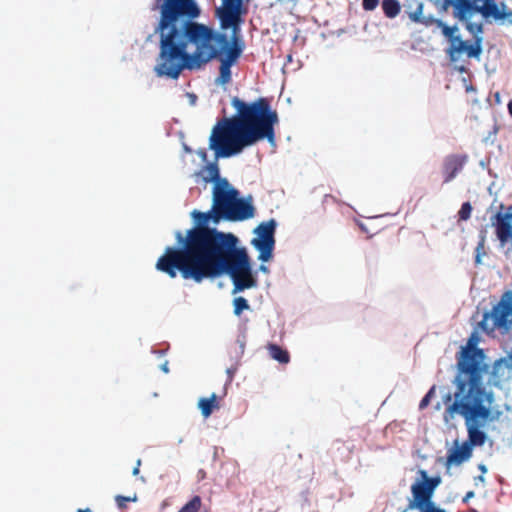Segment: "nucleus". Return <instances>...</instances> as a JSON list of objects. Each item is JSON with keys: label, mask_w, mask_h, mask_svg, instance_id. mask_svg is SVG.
Here are the masks:
<instances>
[{"label": "nucleus", "mask_w": 512, "mask_h": 512, "mask_svg": "<svg viewBox=\"0 0 512 512\" xmlns=\"http://www.w3.org/2000/svg\"><path fill=\"white\" fill-rule=\"evenodd\" d=\"M160 36V52L155 66L158 76L177 79L185 69H198L212 59L220 61L217 85L231 82V67L240 58L244 45L237 37L230 43L224 33L182 18L165 28H155Z\"/></svg>", "instance_id": "1"}, {"label": "nucleus", "mask_w": 512, "mask_h": 512, "mask_svg": "<svg viewBox=\"0 0 512 512\" xmlns=\"http://www.w3.org/2000/svg\"><path fill=\"white\" fill-rule=\"evenodd\" d=\"M176 243L168 246L158 258L156 269L176 278L178 273L185 280L201 283L214 265L229 252L237 236L223 232L217 226H191L183 236L175 232Z\"/></svg>", "instance_id": "2"}, {"label": "nucleus", "mask_w": 512, "mask_h": 512, "mask_svg": "<svg viewBox=\"0 0 512 512\" xmlns=\"http://www.w3.org/2000/svg\"><path fill=\"white\" fill-rule=\"evenodd\" d=\"M231 105L236 113L220 119L209 138V148L215 151L216 158L237 155L263 140L275 143V125L279 118L267 98L260 97L247 103L233 97Z\"/></svg>", "instance_id": "3"}, {"label": "nucleus", "mask_w": 512, "mask_h": 512, "mask_svg": "<svg viewBox=\"0 0 512 512\" xmlns=\"http://www.w3.org/2000/svg\"><path fill=\"white\" fill-rule=\"evenodd\" d=\"M257 209L252 196L243 197L229 181H224L212 188V205L210 210L192 212L194 224H219L221 221L244 222L253 219Z\"/></svg>", "instance_id": "4"}, {"label": "nucleus", "mask_w": 512, "mask_h": 512, "mask_svg": "<svg viewBox=\"0 0 512 512\" xmlns=\"http://www.w3.org/2000/svg\"><path fill=\"white\" fill-rule=\"evenodd\" d=\"M461 401L460 410L467 413L478 420L491 430H495V426H490V423L497 421L502 411L498 406H493L495 403V393L492 389L486 388L484 377L477 380L476 386H473L464 396Z\"/></svg>", "instance_id": "5"}, {"label": "nucleus", "mask_w": 512, "mask_h": 512, "mask_svg": "<svg viewBox=\"0 0 512 512\" xmlns=\"http://www.w3.org/2000/svg\"><path fill=\"white\" fill-rule=\"evenodd\" d=\"M222 276L229 278L258 277L247 248L240 246L238 237L232 243L229 252H225L220 261L210 270L207 279L213 280Z\"/></svg>", "instance_id": "6"}, {"label": "nucleus", "mask_w": 512, "mask_h": 512, "mask_svg": "<svg viewBox=\"0 0 512 512\" xmlns=\"http://www.w3.org/2000/svg\"><path fill=\"white\" fill-rule=\"evenodd\" d=\"M479 331L483 332L477 325L468 337L466 344L460 346L455 355V369L477 378L485 377L490 368L485 350L478 346L481 341Z\"/></svg>", "instance_id": "7"}, {"label": "nucleus", "mask_w": 512, "mask_h": 512, "mask_svg": "<svg viewBox=\"0 0 512 512\" xmlns=\"http://www.w3.org/2000/svg\"><path fill=\"white\" fill-rule=\"evenodd\" d=\"M417 474L418 477L410 488L412 498L408 499V505L405 511L448 512L433 501L434 493L442 482L441 476H429L428 472L424 469H419Z\"/></svg>", "instance_id": "8"}, {"label": "nucleus", "mask_w": 512, "mask_h": 512, "mask_svg": "<svg viewBox=\"0 0 512 512\" xmlns=\"http://www.w3.org/2000/svg\"><path fill=\"white\" fill-rule=\"evenodd\" d=\"M483 333L490 335L498 330L506 335L512 329V290L505 291L491 310H484L482 320L478 322Z\"/></svg>", "instance_id": "9"}, {"label": "nucleus", "mask_w": 512, "mask_h": 512, "mask_svg": "<svg viewBox=\"0 0 512 512\" xmlns=\"http://www.w3.org/2000/svg\"><path fill=\"white\" fill-rule=\"evenodd\" d=\"M456 373L451 381L455 387V391L452 394L447 392L442 396V403L446 406L443 413V421L448 424L456 415L463 417V411L461 408V401L464 399L465 394L469 392L473 386H476L479 378L468 374L462 370L455 369Z\"/></svg>", "instance_id": "10"}, {"label": "nucleus", "mask_w": 512, "mask_h": 512, "mask_svg": "<svg viewBox=\"0 0 512 512\" xmlns=\"http://www.w3.org/2000/svg\"><path fill=\"white\" fill-rule=\"evenodd\" d=\"M448 7V5H446ZM449 6L454 9V16L461 21L466 23V28L469 32L474 35L483 32L482 23L470 22V19L476 14L480 13L483 18L489 19L490 15L495 13L493 6L481 5L479 0H453L449 3Z\"/></svg>", "instance_id": "11"}, {"label": "nucleus", "mask_w": 512, "mask_h": 512, "mask_svg": "<svg viewBox=\"0 0 512 512\" xmlns=\"http://www.w3.org/2000/svg\"><path fill=\"white\" fill-rule=\"evenodd\" d=\"M200 10L194 0H164L161 5L160 21L156 28H165L182 18L194 19Z\"/></svg>", "instance_id": "12"}, {"label": "nucleus", "mask_w": 512, "mask_h": 512, "mask_svg": "<svg viewBox=\"0 0 512 512\" xmlns=\"http://www.w3.org/2000/svg\"><path fill=\"white\" fill-rule=\"evenodd\" d=\"M277 227L254 226L252 230L250 244L258 252L257 259L262 263L270 262L274 257Z\"/></svg>", "instance_id": "13"}, {"label": "nucleus", "mask_w": 512, "mask_h": 512, "mask_svg": "<svg viewBox=\"0 0 512 512\" xmlns=\"http://www.w3.org/2000/svg\"><path fill=\"white\" fill-rule=\"evenodd\" d=\"M465 421L467 430V440L465 442L474 449L475 447H482L488 440V434L484 430L486 427L478 420H475L471 414L463 413L462 417Z\"/></svg>", "instance_id": "14"}, {"label": "nucleus", "mask_w": 512, "mask_h": 512, "mask_svg": "<svg viewBox=\"0 0 512 512\" xmlns=\"http://www.w3.org/2000/svg\"><path fill=\"white\" fill-rule=\"evenodd\" d=\"M472 455L473 449L465 441L459 443L456 439L453 446L447 451L445 466L447 470H449L451 466H459L467 462Z\"/></svg>", "instance_id": "15"}, {"label": "nucleus", "mask_w": 512, "mask_h": 512, "mask_svg": "<svg viewBox=\"0 0 512 512\" xmlns=\"http://www.w3.org/2000/svg\"><path fill=\"white\" fill-rule=\"evenodd\" d=\"M468 160V156L464 154H451L444 158L442 164V173L444 175V183L452 181L457 174L463 169Z\"/></svg>", "instance_id": "16"}, {"label": "nucleus", "mask_w": 512, "mask_h": 512, "mask_svg": "<svg viewBox=\"0 0 512 512\" xmlns=\"http://www.w3.org/2000/svg\"><path fill=\"white\" fill-rule=\"evenodd\" d=\"M481 52V38H476L472 44L463 40L459 46H449L446 50L451 61H456L462 54H466L469 58H478Z\"/></svg>", "instance_id": "17"}, {"label": "nucleus", "mask_w": 512, "mask_h": 512, "mask_svg": "<svg viewBox=\"0 0 512 512\" xmlns=\"http://www.w3.org/2000/svg\"><path fill=\"white\" fill-rule=\"evenodd\" d=\"M218 17L220 19L221 27L223 29L232 28L233 30V36L237 37L239 40L238 32H239V23L241 21L240 19V10L224 6L217 10ZM233 40L231 41V43Z\"/></svg>", "instance_id": "18"}, {"label": "nucleus", "mask_w": 512, "mask_h": 512, "mask_svg": "<svg viewBox=\"0 0 512 512\" xmlns=\"http://www.w3.org/2000/svg\"><path fill=\"white\" fill-rule=\"evenodd\" d=\"M196 182L201 180L204 184L213 183V187H216L218 184L228 181L227 178L220 176V170L217 162L207 163L202 166L200 170L196 171L193 174Z\"/></svg>", "instance_id": "19"}, {"label": "nucleus", "mask_w": 512, "mask_h": 512, "mask_svg": "<svg viewBox=\"0 0 512 512\" xmlns=\"http://www.w3.org/2000/svg\"><path fill=\"white\" fill-rule=\"evenodd\" d=\"M481 5H485L486 3L488 5L493 6L495 13L493 15H490V18H492L495 21H508L509 23H512V10L504 3L501 2L500 4H497L495 0H479Z\"/></svg>", "instance_id": "20"}, {"label": "nucleus", "mask_w": 512, "mask_h": 512, "mask_svg": "<svg viewBox=\"0 0 512 512\" xmlns=\"http://www.w3.org/2000/svg\"><path fill=\"white\" fill-rule=\"evenodd\" d=\"M197 407L201 412V415L207 419L213 412L219 409V398L216 393H212L210 397H201L198 400Z\"/></svg>", "instance_id": "21"}, {"label": "nucleus", "mask_w": 512, "mask_h": 512, "mask_svg": "<svg viewBox=\"0 0 512 512\" xmlns=\"http://www.w3.org/2000/svg\"><path fill=\"white\" fill-rule=\"evenodd\" d=\"M266 348L270 358L277 361L279 364L286 365L290 362V353L286 348L274 342H269Z\"/></svg>", "instance_id": "22"}, {"label": "nucleus", "mask_w": 512, "mask_h": 512, "mask_svg": "<svg viewBox=\"0 0 512 512\" xmlns=\"http://www.w3.org/2000/svg\"><path fill=\"white\" fill-rule=\"evenodd\" d=\"M495 234L497 239L500 242V245L504 247L507 243H511V245L505 251V255L507 258H511L512 260V226H494Z\"/></svg>", "instance_id": "23"}, {"label": "nucleus", "mask_w": 512, "mask_h": 512, "mask_svg": "<svg viewBox=\"0 0 512 512\" xmlns=\"http://www.w3.org/2000/svg\"><path fill=\"white\" fill-rule=\"evenodd\" d=\"M233 289L232 294H238L242 293L247 289H252L257 287L258 285V277H251V278H230Z\"/></svg>", "instance_id": "24"}, {"label": "nucleus", "mask_w": 512, "mask_h": 512, "mask_svg": "<svg viewBox=\"0 0 512 512\" xmlns=\"http://www.w3.org/2000/svg\"><path fill=\"white\" fill-rule=\"evenodd\" d=\"M501 367L502 366L498 360H495V362L493 363L492 366L490 365L489 371L487 373V374H489V378H488V381L485 382L486 388H488V386L489 387L494 386L496 388L502 387V383L500 380V374H499Z\"/></svg>", "instance_id": "25"}, {"label": "nucleus", "mask_w": 512, "mask_h": 512, "mask_svg": "<svg viewBox=\"0 0 512 512\" xmlns=\"http://www.w3.org/2000/svg\"><path fill=\"white\" fill-rule=\"evenodd\" d=\"M456 32H458V28L456 26L444 25L442 27V33L447 38L449 46H459L463 41L459 35H456Z\"/></svg>", "instance_id": "26"}, {"label": "nucleus", "mask_w": 512, "mask_h": 512, "mask_svg": "<svg viewBox=\"0 0 512 512\" xmlns=\"http://www.w3.org/2000/svg\"><path fill=\"white\" fill-rule=\"evenodd\" d=\"M496 224H510L512 221V205L501 204L495 215Z\"/></svg>", "instance_id": "27"}, {"label": "nucleus", "mask_w": 512, "mask_h": 512, "mask_svg": "<svg viewBox=\"0 0 512 512\" xmlns=\"http://www.w3.org/2000/svg\"><path fill=\"white\" fill-rule=\"evenodd\" d=\"M382 9L386 17L394 18L400 12V5L397 0H383Z\"/></svg>", "instance_id": "28"}, {"label": "nucleus", "mask_w": 512, "mask_h": 512, "mask_svg": "<svg viewBox=\"0 0 512 512\" xmlns=\"http://www.w3.org/2000/svg\"><path fill=\"white\" fill-rule=\"evenodd\" d=\"M202 505V499L199 495H194L186 502L178 512H199Z\"/></svg>", "instance_id": "29"}, {"label": "nucleus", "mask_w": 512, "mask_h": 512, "mask_svg": "<svg viewBox=\"0 0 512 512\" xmlns=\"http://www.w3.org/2000/svg\"><path fill=\"white\" fill-rule=\"evenodd\" d=\"M486 239V231L484 229L480 230L479 233V241L475 248V264L479 265L482 263V257L485 255L484 244Z\"/></svg>", "instance_id": "30"}, {"label": "nucleus", "mask_w": 512, "mask_h": 512, "mask_svg": "<svg viewBox=\"0 0 512 512\" xmlns=\"http://www.w3.org/2000/svg\"><path fill=\"white\" fill-rule=\"evenodd\" d=\"M233 313L236 316H240L245 310L250 309L248 300L243 296L234 297L233 301Z\"/></svg>", "instance_id": "31"}, {"label": "nucleus", "mask_w": 512, "mask_h": 512, "mask_svg": "<svg viewBox=\"0 0 512 512\" xmlns=\"http://www.w3.org/2000/svg\"><path fill=\"white\" fill-rule=\"evenodd\" d=\"M138 500L137 494L135 493L133 496H124V495H116L115 496V502L117 505V508L119 510H124L127 508L128 502H136Z\"/></svg>", "instance_id": "32"}, {"label": "nucleus", "mask_w": 512, "mask_h": 512, "mask_svg": "<svg viewBox=\"0 0 512 512\" xmlns=\"http://www.w3.org/2000/svg\"><path fill=\"white\" fill-rule=\"evenodd\" d=\"M436 393V385H432L428 391L425 393V395L422 397L419 403V410H424L427 408L431 402V400L434 398Z\"/></svg>", "instance_id": "33"}, {"label": "nucleus", "mask_w": 512, "mask_h": 512, "mask_svg": "<svg viewBox=\"0 0 512 512\" xmlns=\"http://www.w3.org/2000/svg\"><path fill=\"white\" fill-rule=\"evenodd\" d=\"M472 206L470 202H464L458 211V221H467L472 213Z\"/></svg>", "instance_id": "34"}, {"label": "nucleus", "mask_w": 512, "mask_h": 512, "mask_svg": "<svg viewBox=\"0 0 512 512\" xmlns=\"http://www.w3.org/2000/svg\"><path fill=\"white\" fill-rule=\"evenodd\" d=\"M236 343L239 345V350L235 352V355H231L232 358H234L237 361H240L244 354L245 346H246V336L245 334L239 335Z\"/></svg>", "instance_id": "35"}, {"label": "nucleus", "mask_w": 512, "mask_h": 512, "mask_svg": "<svg viewBox=\"0 0 512 512\" xmlns=\"http://www.w3.org/2000/svg\"><path fill=\"white\" fill-rule=\"evenodd\" d=\"M409 18L415 23H425L422 3H418L416 9L409 13Z\"/></svg>", "instance_id": "36"}, {"label": "nucleus", "mask_w": 512, "mask_h": 512, "mask_svg": "<svg viewBox=\"0 0 512 512\" xmlns=\"http://www.w3.org/2000/svg\"><path fill=\"white\" fill-rule=\"evenodd\" d=\"M169 343L164 342L160 345H154L151 348V353L157 357L165 356L169 350Z\"/></svg>", "instance_id": "37"}, {"label": "nucleus", "mask_w": 512, "mask_h": 512, "mask_svg": "<svg viewBox=\"0 0 512 512\" xmlns=\"http://www.w3.org/2000/svg\"><path fill=\"white\" fill-rule=\"evenodd\" d=\"M372 227L373 226H358V234L364 236L366 239H370L380 232V230H374Z\"/></svg>", "instance_id": "38"}, {"label": "nucleus", "mask_w": 512, "mask_h": 512, "mask_svg": "<svg viewBox=\"0 0 512 512\" xmlns=\"http://www.w3.org/2000/svg\"><path fill=\"white\" fill-rule=\"evenodd\" d=\"M501 366L508 370H512V351L508 352L506 356L497 359Z\"/></svg>", "instance_id": "39"}, {"label": "nucleus", "mask_w": 512, "mask_h": 512, "mask_svg": "<svg viewBox=\"0 0 512 512\" xmlns=\"http://www.w3.org/2000/svg\"><path fill=\"white\" fill-rule=\"evenodd\" d=\"M379 4V0H362L363 9L366 11L374 10Z\"/></svg>", "instance_id": "40"}, {"label": "nucleus", "mask_w": 512, "mask_h": 512, "mask_svg": "<svg viewBox=\"0 0 512 512\" xmlns=\"http://www.w3.org/2000/svg\"><path fill=\"white\" fill-rule=\"evenodd\" d=\"M223 5L235 9H241L242 0H223Z\"/></svg>", "instance_id": "41"}, {"label": "nucleus", "mask_w": 512, "mask_h": 512, "mask_svg": "<svg viewBox=\"0 0 512 512\" xmlns=\"http://www.w3.org/2000/svg\"><path fill=\"white\" fill-rule=\"evenodd\" d=\"M238 362H239V361H237V360H236V365L231 366V367H229V368H227V369H226V373H227V377H228V381H229V382H231V381L233 380V378H234V376H235V374H236V372H237V369H238V367H237Z\"/></svg>", "instance_id": "42"}, {"label": "nucleus", "mask_w": 512, "mask_h": 512, "mask_svg": "<svg viewBox=\"0 0 512 512\" xmlns=\"http://www.w3.org/2000/svg\"><path fill=\"white\" fill-rule=\"evenodd\" d=\"M474 496H475L474 491H472V490H471V491H468V492L465 494V496L463 497L462 502H463L464 504H467V503L469 502V500H470V499H472Z\"/></svg>", "instance_id": "43"}, {"label": "nucleus", "mask_w": 512, "mask_h": 512, "mask_svg": "<svg viewBox=\"0 0 512 512\" xmlns=\"http://www.w3.org/2000/svg\"><path fill=\"white\" fill-rule=\"evenodd\" d=\"M258 272H262L264 274H268L270 272V269L268 266L265 265V263H262L259 265L258 269L256 270Z\"/></svg>", "instance_id": "44"}, {"label": "nucleus", "mask_w": 512, "mask_h": 512, "mask_svg": "<svg viewBox=\"0 0 512 512\" xmlns=\"http://www.w3.org/2000/svg\"><path fill=\"white\" fill-rule=\"evenodd\" d=\"M159 369L165 374L169 373V362L165 360L160 366Z\"/></svg>", "instance_id": "45"}, {"label": "nucleus", "mask_w": 512, "mask_h": 512, "mask_svg": "<svg viewBox=\"0 0 512 512\" xmlns=\"http://www.w3.org/2000/svg\"><path fill=\"white\" fill-rule=\"evenodd\" d=\"M197 154L201 157L203 161L207 160V152L205 149H201L197 152Z\"/></svg>", "instance_id": "46"}, {"label": "nucleus", "mask_w": 512, "mask_h": 512, "mask_svg": "<svg viewBox=\"0 0 512 512\" xmlns=\"http://www.w3.org/2000/svg\"><path fill=\"white\" fill-rule=\"evenodd\" d=\"M478 469L481 471V474H483V475H484L485 473H487V470H488V469H487V467H486V465H485V464H483V463H480V464L478 465Z\"/></svg>", "instance_id": "47"}, {"label": "nucleus", "mask_w": 512, "mask_h": 512, "mask_svg": "<svg viewBox=\"0 0 512 512\" xmlns=\"http://www.w3.org/2000/svg\"><path fill=\"white\" fill-rule=\"evenodd\" d=\"M474 481H475V484L477 485L478 482H484L485 481V477L483 474L479 475V476H476L474 478Z\"/></svg>", "instance_id": "48"}, {"label": "nucleus", "mask_w": 512, "mask_h": 512, "mask_svg": "<svg viewBox=\"0 0 512 512\" xmlns=\"http://www.w3.org/2000/svg\"><path fill=\"white\" fill-rule=\"evenodd\" d=\"M139 474H140V468H138V467H134V468L132 469V475H133V476H135V477H137Z\"/></svg>", "instance_id": "49"}, {"label": "nucleus", "mask_w": 512, "mask_h": 512, "mask_svg": "<svg viewBox=\"0 0 512 512\" xmlns=\"http://www.w3.org/2000/svg\"><path fill=\"white\" fill-rule=\"evenodd\" d=\"M76 512H93L90 508H79Z\"/></svg>", "instance_id": "50"}, {"label": "nucleus", "mask_w": 512, "mask_h": 512, "mask_svg": "<svg viewBox=\"0 0 512 512\" xmlns=\"http://www.w3.org/2000/svg\"><path fill=\"white\" fill-rule=\"evenodd\" d=\"M260 224H276V221L274 219H270L268 221H262Z\"/></svg>", "instance_id": "51"}, {"label": "nucleus", "mask_w": 512, "mask_h": 512, "mask_svg": "<svg viewBox=\"0 0 512 512\" xmlns=\"http://www.w3.org/2000/svg\"><path fill=\"white\" fill-rule=\"evenodd\" d=\"M508 111H509V114L512 116V101H510L508 103Z\"/></svg>", "instance_id": "52"}, {"label": "nucleus", "mask_w": 512, "mask_h": 512, "mask_svg": "<svg viewBox=\"0 0 512 512\" xmlns=\"http://www.w3.org/2000/svg\"><path fill=\"white\" fill-rule=\"evenodd\" d=\"M441 405H442V404H441L440 402H438V403L434 406V409H435V410H440V409H441Z\"/></svg>", "instance_id": "53"}, {"label": "nucleus", "mask_w": 512, "mask_h": 512, "mask_svg": "<svg viewBox=\"0 0 512 512\" xmlns=\"http://www.w3.org/2000/svg\"><path fill=\"white\" fill-rule=\"evenodd\" d=\"M140 466H141V459H138V460L136 461V465H135V467L140 468Z\"/></svg>", "instance_id": "54"}, {"label": "nucleus", "mask_w": 512, "mask_h": 512, "mask_svg": "<svg viewBox=\"0 0 512 512\" xmlns=\"http://www.w3.org/2000/svg\"><path fill=\"white\" fill-rule=\"evenodd\" d=\"M182 443H183V438H179V439L177 440V444H178V445H180V444H182Z\"/></svg>", "instance_id": "55"}, {"label": "nucleus", "mask_w": 512, "mask_h": 512, "mask_svg": "<svg viewBox=\"0 0 512 512\" xmlns=\"http://www.w3.org/2000/svg\"><path fill=\"white\" fill-rule=\"evenodd\" d=\"M139 479H140L142 482H144V483L146 482V479H145V477H143V476H140V477H139Z\"/></svg>", "instance_id": "56"}, {"label": "nucleus", "mask_w": 512, "mask_h": 512, "mask_svg": "<svg viewBox=\"0 0 512 512\" xmlns=\"http://www.w3.org/2000/svg\"><path fill=\"white\" fill-rule=\"evenodd\" d=\"M469 511L470 512H478V510H476L475 508H470Z\"/></svg>", "instance_id": "57"}]
</instances>
